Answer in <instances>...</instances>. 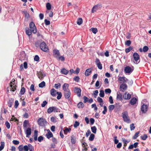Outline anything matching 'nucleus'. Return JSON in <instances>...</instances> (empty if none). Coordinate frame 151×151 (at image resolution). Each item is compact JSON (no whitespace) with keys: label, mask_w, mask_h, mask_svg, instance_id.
<instances>
[{"label":"nucleus","mask_w":151,"mask_h":151,"mask_svg":"<svg viewBox=\"0 0 151 151\" xmlns=\"http://www.w3.org/2000/svg\"><path fill=\"white\" fill-rule=\"evenodd\" d=\"M29 31L30 32V34H29V37L32 33L34 34L36 33L37 32V28L35 24L33 22H31L29 24Z\"/></svg>","instance_id":"f257e3e1"},{"label":"nucleus","mask_w":151,"mask_h":151,"mask_svg":"<svg viewBox=\"0 0 151 151\" xmlns=\"http://www.w3.org/2000/svg\"><path fill=\"white\" fill-rule=\"evenodd\" d=\"M37 122L40 126L45 127L47 125V122L46 120L42 118H40L38 119Z\"/></svg>","instance_id":"f03ea898"},{"label":"nucleus","mask_w":151,"mask_h":151,"mask_svg":"<svg viewBox=\"0 0 151 151\" xmlns=\"http://www.w3.org/2000/svg\"><path fill=\"white\" fill-rule=\"evenodd\" d=\"M122 116L124 122L128 123L130 122V120L128 117V112L127 111H125L123 112L122 113Z\"/></svg>","instance_id":"7ed1b4c3"},{"label":"nucleus","mask_w":151,"mask_h":151,"mask_svg":"<svg viewBox=\"0 0 151 151\" xmlns=\"http://www.w3.org/2000/svg\"><path fill=\"white\" fill-rule=\"evenodd\" d=\"M28 124V121L25 120L23 122V127L25 132L26 134V137H28V127H27Z\"/></svg>","instance_id":"20e7f679"},{"label":"nucleus","mask_w":151,"mask_h":151,"mask_svg":"<svg viewBox=\"0 0 151 151\" xmlns=\"http://www.w3.org/2000/svg\"><path fill=\"white\" fill-rule=\"evenodd\" d=\"M40 47L41 50L44 52H47L48 50V48L47 45L44 42H41L40 45Z\"/></svg>","instance_id":"39448f33"},{"label":"nucleus","mask_w":151,"mask_h":151,"mask_svg":"<svg viewBox=\"0 0 151 151\" xmlns=\"http://www.w3.org/2000/svg\"><path fill=\"white\" fill-rule=\"evenodd\" d=\"M15 80H12L10 83V91L12 92L16 90V84L15 82Z\"/></svg>","instance_id":"423d86ee"},{"label":"nucleus","mask_w":151,"mask_h":151,"mask_svg":"<svg viewBox=\"0 0 151 151\" xmlns=\"http://www.w3.org/2000/svg\"><path fill=\"white\" fill-rule=\"evenodd\" d=\"M133 56L135 61V62H134V63L136 64H138L140 62V61H138L139 59V55L137 52H134L133 53Z\"/></svg>","instance_id":"0eeeda50"},{"label":"nucleus","mask_w":151,"mask_h":151,"mask_svg":"<svg viewBox=\"0 0 151 151\" xmlns=\"http://www.w3.org/2000/svg\"><path fill=\"white\" fill-rule=\"evenodd\" d=\"M133 67H132V68L129 66H127L124 68V72L126 73H127L129 74H130L133 70Z\"/></svg>","instance_id":"6e6552de"},{"label":"nucleus","mask_w":151,"mask_h":151,"mask_svg":"<svg viewBox=\"0 0 151 151\" xmlns=\"http://www.w3.org/2000/svg\"><path fill=\"white\" fill-rule=\"evenodd\" d=\"M74 91L78 97H80L81 96V90L80 88L75 87L74 88Z\"/></svg>","instance_id":"1a4fd4ad"},{"label":"nucleus","mask_w":151,"mask_h":151,"mask_svg":"<svg viewBox=\"0 0 151 151\" xmlns=\"http://www.w3.org/2000/svg\"><path fill=\"white\" fill-rule=\"evenodd\" d=\"M58 109L55 106L50 107L47 110V112L48 113H50L52 112H58Z\"/></svg>","instance_id":"9d476101"},{"label":"nucleus","mask_w":151,"mask_h":151,"mask_svg":"<svg viewBox=\"0 0 151 151\" xmlns=\"http://www.w3.org/2000/svg\"><path fill=\"white\" fill-rule=\"evenodd\" d=\"M102 7V5L101 4H97L93 6L91 10L92 13H94L96 12L97 10L101 8Z\"/></svg>","instance_id":"9b49d317"},{"label":"nucleus","mask_w":151,"mask_h":151,"mask_svg":"<svg viewBox=\"0 0 151 151\" xmlns=\"http://www.w3.org/2000/svg\"><path fill=\"white\" fill-rule=\"evenodd\" d=\"M37 75L38 78L40 79H42L45 76L42 70H41L39 72H37Z\"/></svg>","instance_id":"f8f14e48"},{"label":"nucleus","mask_w":151,"mask_h":151,"mask_svg":"<svg viewBox=\"0 0 151 151\" xmlns=\"http://www.w3.org/2000/svg\"><path fill=\"white\" fill-rule=\"evenodd\" d=\"M127 86L126 83H122L120 86V89L121 91L124 92L127 89Z\"/></svg>","instance_id":"ddd939ff"},{"label":"nucleus","mask_w":151,"mask_h":151,"mask_svg":"<svg viewBox=\"0 0 151 151\" xmlns=\"http://www.w3.org/2000/svg\"><path fill=\"white\" fill-rule=\"evenodd\" d=\"M148 106L147 105L143 104L141 107V111L143 113H145L147 111Z\"/></svg>","instance_id":"4468645a"},{"label":"nucleus","mask_w":151,"mask_h":151,"mask_svg":"<svg viewBox=\"0 0 151 151\" xmlns=\"http://www.w3.org/2000/svg\"><path fill=\"white\" fill-rule=\"evenodd\" d=\"M118 80L120 81V83H125V82L128 80V79L124 76L122 77H119L118 78Z\"/></svg>","instance_id":"2eb2a0df"},{"label":"nucleus","mask_w":151,"mask_h":151,"mask_svg":"<svg viewBox=\"0 0 151 151\" xmlns=\"http://www.w3.org/2000/svg\"><path fill=\"white\" fill-rule=\"evenodd\" d=\"M64 96L65 99H69L71 93L70 91H64Z\"/></svg>","instance_id":"dca6fc26"},{"label":"nucleus","mask_w":151,"mask_h":151,"mask_svg":"<svg viewBox=\"0 0 151 151\" xmlns=\"http://www.w3.org/2000/svg\"><path fill=\"white\" fill-rule=\"evenodd\" d=\"M22 12L24 15L25 17V24L26 22H27L28 21V13L26 10H24Z\"/></svg>","instance_id":"f3484780"},{"label":"nucleus","mask_w":151,"mask_h":151,"mask_svg":"<svg viewBox=\"0 0 151 151\" xmlns=\"http://www.w3.org/2000/svg\"><path fill=\"white\" fill-rule=\"evenodd\" d=\"M69 85L66 83H64L63 86V89L64 91H70L68 88Z\"/></svg>","instance_id":"a211bd4d"},{"label":"nucleus","mask_w":151,"mask_h":151,"mask_svg":"<svg viewBox=\"0 0 151 151\" xmlns=\"http://www.w3.org/2000/svg\"><path fill=\"white\" fill-rule=\"evenodd\" d=\"M137 101V99L135 97H133L132 98L130 101L129 103L132 105H133L135 104Z\"/></svg>","instance_id":"6ab92c4d"},{"label":"nucleus","mask_w":151,"mask_h":151,"mask_svg":"<svg viewBox=\"0 0 151 151\" xmlns=\"http://www.w3.org/2000/svg\"><path fill=\"white\" fill-rule=\"evenodd\" d=\"M92 72V69L91 68H88L86 70L85 73V75L86 76L90 75Z\"/></svg>","instance_id":"aec40b11"},{"label":"nucleus","mask_w":151,"mask_h":151,"mask_svg":"<svg viewBox=\"0 0 151 151\" xmlns=\"http://www.w3.org/2000/svg\"><path fill=\"white\" fill-rule=\"evenodd\" d=\"M53 52L54 55L56 58V56H58L60 55L59 51L57 49L54 50Z\"/></svg>","instance_id":"412c9836"},{"label":"nucleus","mask_w":151,"mask_h":151,"mask_svg":"<svg viewBox=\"0 0 151 151\" xmlns=\"http://www.w3.org/2000/svg\"><path fill=\"white\" fill-rule=\"evenodd\" d=\"M46 136L48 139H49L50 138L53 137V134L50 130H49L47 133L46 135Z\"/></svg>","instance_id":"4be33fe9"},{"label":"nucleus","mask_w":151,"mask_h":151,"mask_svg":"<svg viewBox=\"0 0 151 151\" xmlns=\"http://www.w3.org/2000/svg\"><path fill=\"white\" fill-rule=\"evenodd\" d=\"M60 72L62 74L66 75L68 73L69 71L65 68H63L61 69Z\"/></svg>","instance_id":"5701e85b"},{"label":"nucleus","mask_w":151,"mask_h":151,"mask_svg":"<svg viewBox=\"0 0 151 151\" xmlns=\"http://www.w3.org/2000/svg\"><path fill=\"white\" fill-rule=\"evenodd\" d=\"M50 94L53 96H56V94L57 93V91L55 90L54 88H52L50 91Z\"/></svg>","instance_id":"b1692460"},{"label":"nucleus","mask_w":151,"mask_h":151,"mask_svg":"<svg viewBox=\"0 0 151 151\" xmlns=\"http://www.w3.org/2000/svg\"><path fill=\"white\" fill-rule=\"evenodd\" d=\"M38 132L37 130L34 131V134L33 135L34 139L35 141H37V139Z\"/></svg>","instance_id":"393cba45"},{"label":"nucleus","mask_w":151,"mask_h":151,"mask_svg":"<svg viewBox=\"0 0 151 151\" xmlns=\"http://www.w3.org/2000/svg\"><path fill=\"white\" fill-rule=\"evenodd\" d=\"M116 99L118 100H121L122 99V95L121 93H117Z\"/></svg>","instance_id":"a878e982"},{"label":"nucleus","mask_w":151,"mask_h":151,"mask_svg":"<svg viewBox=\"0 0 151 151\" xmlns=\"http://www.w3.org/2000/svg\"><path fill=\"white\" fill-rule=\"evenodd\" d=\"M127 94V92L125 93L123 95L124 98L125 99H130L131 98V95L128 93L127 95V97H126V95Z\"/></svg>","instance_id":"bb28decb"},{"label":"nucleus","mask_w":151,"mask_h":151,"mask_svg":"<svg viewBox=\"0 0 151 151\" xmlns=\"http://www.w3.org/2000/svg\"><path fill=\"white\" fill-rule=\"evenodd\" d=\"M56 58L58 60H60L62 61H63L65 60V58L63 56H60L59 55V56H56Z\"/></svg>","instance_id":"cd10ccee"},{"label":"nucleus","mask_w":151,"mask_h":151,"mask_svg":"<svg viewBox=\"0 0 151 151\" xmlns=\"http://www.w3.org/2000/svg\"><path fill=\"white\" fill-rule=\"evenodd\" d=\"M71 130V129L70 128H67L65 127V129L63 130L64 133L65 134H67V133L68 132H70Z\"/></svg>","instance_id":"c85d7f7f"},{"label":"nucleus","mask_w":151,"mask_h":151,"mask_svg":"<svg viewBox=\"0 0 151 151\" xmlns=\"http://www.w3.org/2000/svg\"><path fill=\"white\" fill-rule=\"evenodd\" d=\"M77 106L79 108H83L84 107V104L82 102H80L77 104Z\"/></svg>","instance_id":"c756f323"},{"label":"nucleus","mask_w":151,"mask_h":151,"mask_svg":"<svg viewBox=\"0 0 151 151\" xmlns=\"http://www.w3.org/2000/svg\"><path fill=\"white\" fill-rule=\"evenodd\" d=\"M115 107L114 105H110L109 106V111L110 112H111L114 109Z\"/></svg>","instance_id":"7c9ffc66"},{"label":"nucleus","mask_w":151,"mask_h":151,"mask_svg":"<svg viewBox=\"0 0 151 151\" xmlns=\"http://www.w3.org/2000/svg\"><path fill=\"white\" fill-rule=\"evenodd\" d=\"M71 143L74 144L76 143V138L73 135L71 136Z\"/></svg>","instance_id":"2f4dec72"},{"label":"nucleus","mask_w":151,"mask_h":151,"mask_svg":"<svg viewBox=\"0 0 151 151\" xmlns=\"http://www.w3.org/2000/svg\"><path fill=\"white\" fill-rule=\"evenodd\" d=\"M133 48V47L129 46L128 48L125 49V51L126 53H128L131 50H132Z\"/></svg>","instance_id":"473e14b6"},{"label":"nucleus","mask_w":151,"mask_h":151,"mask_svg":"<svg viewBox=\"0 0 151 151\" xmlns=\"http://www.w3.org/2000/svg\"><path fill=\"white\" fill-rule=\"evenodd\" d=\"M92 132L94 134H96V132L97 129L95 126L92 127H91Z\"/></svg>","instance_id":"72a5a7b5"},{"label":"nucleus","mask_w":151,"mask_h":151,"mask_svg":"<svg viewBox=\"0 0 151 151\" xmlns=\"http://www.w3.org/2000/svg\"><path fill=\"white\" fill-rule=\"evenodd\" d=\"M147 137H148L147 135V134H144L143 135L141 136L140 137V138L142 139V140H146L147 139Z\"/></svg>","instance_id":"f704fd0d"},{"label":"nucleus","mask_w":151,"mask_h":151,"mask_svg":"<svg viewBox=\"0 0 151 151\" xmlns=\"http://www.w3.org/2000/svg\"><path fill=\"white\" fill-rule=\"evenodd\" d=\"M57 94H58L57 99L58 100L60 99L62 96V94L61 92H57Z\"/></svg>","instance_id":"c9c22d12"},{"label":"nucleus","mask_w":151,"mask_h":151,"mask_svg":"<svg viewBox=\"0 0 151 151\" xmlns=\"http://www.w3.org/2000/svg\"><path fill=\"white\" fill-rule=\"evenodd\" d=\"M95 135L93 134H91L89 137V140L91 141H92L94 139Z\"/></svg>","instance_id":"e433bc0d"},{"label":"nucleus","mask_w":151,"mask_h":151,"mask_svg":"<svg viewBox=\"0 0 151 151\" xmlns=\"http://www.w3.org/2000/svg\"><path fill=\"white\" fill-rule=\"evenodd\" d=\"M45 85V82L43 81L40 83L39 85V86L40 88H43Z\"/></svg>","instance_id":"4c0bfd02"},{"label":"nucleus","mask_w":151,"mask_h":151,"mask_svg":"<svg viewBox=\"0 0 151 151\" xmlns=\"http://www.w3.org/2000/svg\"><path fill=\"white\" fill-rule=\"evenodd\" d=\"M82 22L83 20L81 18H78L77 21V24L79 25H80L82 23Z\"/></svg>","instance_id":"58836bf2"},{"label":"nucleus","mask_w":151,"mask_h":151,"mask_svg":"<svg viewBox=\"0 0 151 151\" xmlns=\"http://www.w3.org/2000/svg\"><path fill=\"white\" fill-rule=\"evenodd\" d=\"M4 143L3 142H1V145L0 146V151L2 150L4 148Z\"/></svg>","instance_id":"ea45409f"},{"label":"nucleus","mask_w":151,"mask_h":151,"mask_svg":"<svg viewBox=\"0 0 151 151\" xmlns=\"http://www.w3.org/2000/svg\"><path fill=\"white\" fill-rule=\"evenodd\" d=\"M25 88L24 87H22L21 88L20 92V94L22 95L24 93H25Z\"/></svg>","instance_id":"a19ab883"},{"label":"nucleus","mask_w":151,"mask_h":151,"mask_svg":"<svg viewBox=\"0 0 151 151\" xmlns=\"http://www.w3.org/2000/svg\"><path fill=\"white\" fill-rule=\"evenodd\" d=\"M99 96L101 97H103L104 96V91L103 90H101L99 94Z\"/></svg>","instance_id":"79ce46f5"},{"label":"nucleus","mask_w":151,"mask_h":151,"mask_svg":"<svg viewBox=\"0 0 151 151\" xmlns=\"http://www.w3.org/2000/svg\"><path fill=\"white\" fill-rule=\"evenodd\" d=\"M139 132H136L134 136L133 137V139H136L138 137V134H139Z\"/></svg>","instance_id":"37998d69"},{"label":"nucleus","mask_w":151,"mask_h":151,"mask_svg":"<svg viewBox=\"0 0 151 151\" xmlns=\"http://www.w3.org/2000/svg\"><path fill=\"white\" fill-rule=\"evenodd\" d=\"M47 9L48 10H50L51 9V5L49 3H47L46 6Z\"/></svg>","instance_id":"c03bdc74"},{"label":"nucleus","mask_w":151,"mask_h":151,"mask_svg":"<svg viewBox=\"0 0 151 151\" xmlns=\"http://www.w3.org/2000/svg\"><path fill=\"white\" fill-rule=\"evenodd\" d=\"M61 87V84L60 83H58L57 84H55V87L56 89H58L60 88Z\"/></svg>","instance_id":"a18cd8bd"},{"label":"nucleus","mask_w":151,"mask_h":151,"mask_svg":"<svg viewBox=\"0 0 151 151\" xmlns=\"http://www.w3.org/2000/svg\"><path fill=\"white\" fill-rule=\"evenodd\" d=\"M29 151H34L33 147L30 144H29Z\"/></svg>","instance_id":"49530a36"},{"label":"nucleus","mask_w":151,"mask_h":151,"mask_svg":"<svg viewBox=\"0 0 151 151\" xmlns=\"http://www.w3.org/2000/svg\"><path fill=\"white\" fill-rule=\"evenodd\" d=\"M148 47L146 46H144L143 48V51L144 52H146L148 50Z\"/></svg>","instance_id":"de8ad7c7"},{"label":"nucleus","mask_w":151,"mask_h":151,"mask_svg":"<svg viewBox=\"0 0 151 151\" xmlns=\"http://www.w3.org/2000/svg\"><path fill=\"white\" fill-rule=\"evenodd\" d=\"M97 65L99 69L101 70L102 68V67L101 64L100 62H99V63H98L97 64Z\"/></svg>","instance_id":"09e8293b"},{"label":"nucleus","mask_w":151,"mask_h":151,"mask_svg":"<svg viewBox=\"0 0 151 151\" xmlns=\"http://www.w3.org/2000/svg\"><path fill=\"white\" fill-rule=\"evenodd\" d=\"M18 148L19 151H23V146L22 145H19Z\"/></svg>","instance_id":"8fccbe9b"},{"label":"nucleus","mask_w":151,"mask_h":151,"mask_svg":"<svg viewBox=\"0 0 151 151\" xmlns=\"http://www.w3.org/2000/svg\"><path fill=\"white\" fill-rule=\"evenodd\" d=\"M79 80L80 78L78 76H76L73 78V80L77 82H79Z\"/></svg>","instance_id":"3c124183"},{"label":"nucleus","mask_w":151,"mask_h":151,"mask_svg":"<svg viewBox=\"0 0 151 151\" xmlns=\"http://www.w3.org/2000/svg\"><path fill=\"white\" fill-rule=\"evenodd\" d=\"M79 124L80 123L76 121L75 122L74 124L73 125V126L75 128H76L79 125Z\"/></svg>","instance_id":"603ef678"},{"label":"nucleus","mask_w":151,"mask_h":151,"mask_svg":"<svg viewBox=\"0 0 151 151\" xmlns=\"http://www.w3.org/2000/svg\"><path fill=\"white\" fill-rule=\"evenodd\" d=\"M105 92L106 94L110 93L111 92V90L109 88H107L105 89Z\"/></svg>","instance_id":"864d4df0"},{"label":"nucleus","mask_w":151,"mask_h":151,"mask_svg":"<svg viewBox=\"0 0 151 151\" xmlns=\"http://www.w3.org/2000/svg\"><path fill=\"white\" fill-rule=\"evenodd\" d=\"M43 139L44 137L42 136H40L38 137L37 140L39 142H41Z\"/></svg>","instance_id":"5fc2aeb1"},{"label":"nucleus","mask_w":151,"mask_h":151,"mask_svg":"<svg viewBox=\"0 0 151 151\" xmlns=\"http://www.w3.org/2000/svg\"><path fill=\"white\" fill-rule=\"evenodd\" d=\"M91 29L92 32L95 34L97 32V29L96 28H92Z\"/></svg>","instance_id":"6e6d98bb"},{"label":"nucleus","mask_w":151,"mask_h":151,"mask_svg":"<svg viewBox=\"0 0 151 151\" xmlns=\"http://www.w3.org/2000/svg\"><path fill=\"white\" fill-rule=\"evenodd\" d=\"M135 128V127L134 126V124L133 123L131 124L130 125V129L131 131L133 130Z\"/></svg>","instance_id":"4d7b16f0"},{"label":"nucleus","mask_w":151,"mask_h":151,"mask_svg":"<svg viewBox=\"0 0 151 151\" xmlns=\"http://www.w3.org/2000/svg\"><path fill=\"white\" fill-rule=\"evenodd\" d=\"M80 71V69L78 68H77L75 70H74V74H78Z\"/></svg>","instance_id":"13d9d810"},{"label":"nucleus","mask_w":151,"mask_h":151,"mask_svg":"<svg viewBox=\"0 0 151 151\" xmlns=\"http://www.w3.org/2000/svg\"><path fill=\"white\" fill-rule=\"evenodd\" d=\"M47 104V102L46 101H44L41 104L42 107H44Z\"/></svg>","instance_id":"bf43d9fd"},{"label":"nucleus","mask_w":151,"mask_h":151,"mask_svg":"<svg viewBox=\"0 0 151 151\" xmlns=\"http://www.w3.org/2000/svg\"><path fill=\"white\" fill-rule=\"evenodd\" d=\"M19 105L18 101L17 100H16L15 101V104L14 107L16 109L17 108L18 106Z\"/></svg>","instance_id":"052dcab7"},{"label":"nucleus","mask_w":151,"mask_h":151,"mask_svg":"<svg viewBox=\"0 0 151 151\" xmlns=\"http://www.w3.org/2000/svg\"><path fill=\"white\" fill-rule=\"evenodd\" d=\"M122 141L124 144H127V143L129 142V141H127L124 138H122Z\"/></svg>","instance_id":"680f3d73"},{"label":"nucleus","mask_w":151,"mask_h":151,"mask_svg":"<svg viewBox=\"0 0 151 151\" xmlns=\"http://www.w3.org/2000/svg\"><path fill=\"white\" fill-rule=\"evenodd\" d=\"M109 101L111 104H113L114 103L112 97L111 96H110L109 97Z\"/></svg>","instance_id":"e2e57ef3"},{"label":"nucleus","mask_w":151,"mask_h":151,"mask_svg":"<svg viewBox=\"0 0 151 151\" xmlns=\"http://www.w3.org/2000/svg\"><path fill=\"white\" fill-rule=\"evenodd\" d=\"M131 41L129 40H127L125 42V44L128 46H129L131 44Z\"/></svg>","instance_id":"0e129e2a"},{"label":"nucleus","mask_w":151,"mask_h":151,"mask_svg":"<svg viewBox=\"0 0 151 151\" xmlns=\"http://www.w3.org/2000/svg\"><path fill=\"white\" fill-rule=\"evenodd\" d=\"M90 124L91 125H92L94 124L95 122L94 119L93 118H91L90 119Z\"/></svg>","instance_id":"69168bd1"},{"label":"nucleus","mask_w":151,"mask_h":151,"mask_svg":"<svg viewBox=\"0 0 151 151\" xmlns=\"http://www.w3.org/2000/svg\"><path fill=\"white\" fill-rule=\"evenodd\" d=\"M84 100L83 102L84 103H86L88 101V98L86 96H84L83 97Z\"/></svg>","instance_id":"338daca9"},{"label":"nucleus","mask_w":151,"mask_h":151,"mask_svg":"<svg viewBox=\"0 0 151 151\" xmlns=\"http://www.w3.org/2000/svg\"><path fill=\"white\" fill-rule=\"evenodd\" d=\"M28 151V147L27 145H25L23 146V151Z\"/></svg>","instance_id":"774afa93"}]
</instances>
